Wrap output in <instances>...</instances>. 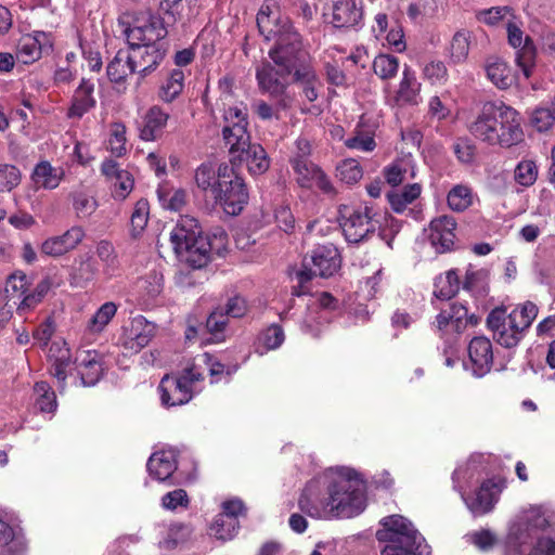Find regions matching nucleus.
I'll list each match as a JSON object with an SVG mask.
<instances>
[{
    "instance_id": "obj_32",
    "label": "nucleus",
    "mask_w": 555,
    "mask_h": 555,
    "mask_svg": "<svg viewBox=\"0 0 555 555\" xmlns=\"http://www.w3.org/2000/svg\"><path fill=\"white\" fill-rule=\"evenodd\" d=\"M436 322L440 331L461 333L467 325V309L461 304L453 302L448 309L441 310Z\"/></svg>"
},
{
    "instance_id": "obj_18",
    "label": "nucleus",
    "mask_w": 555,
    "mask_h": 555,
    "mask_svg": "<svg viewBox=\"0 0 555 555\" xmlns=\"http://www.w3.org/2000/svg\"><path fill=\"white\" fill-rule=\"evenodd\" d=\"M232 167L222 164L217 169L211 164H202L195 171V182L214 201L220 196V190L231 182Z\"/></svg>"
},
{
    "instance_id": "obj_1",
    "label": "nucleus",
    "mask_w": 555,
    "mask_h": 555,
    "mask_svg": "<svg viewBox=\"0 0 555 555\" xmlns=\"http://www.w3.org/2000/svg\"><path fill=\"white\" fill-rule=\"evenodd\" d=\"M299 506L313 518L356 517L366 507L364 483L351 468H328L307 483Z\"/></svg>"
},
{
    "instance_id": "obj_8",
    "label": "nucleus",
    "mask_w": 555,
    "mask_h": 555,
    "mask_svg": "<svg viewBox=\"0 0 555 555\" xmlns=\"http://www.w3.org/2000/svg\"><path fill=\"white\" fill-rule=\"evenodd\" d=\"M555 530V511L545 505H532L522 509L509 525L506 548H519L530 539L548 537Z\"/></svg>"
},
{
    "instance_id": "obj_54",
    "label": "nucleus",
    "mask_w": 555,
    "mask_h": 555,
    "mask_svg": "<svg viewBox=\"0 0 555 555\" xmlns=\"http://www.w3.org/2000/svg\"><path fill=\"white\" fill-rule=\"evenodd\" d=\"M158 201L166 209L179 211L186 203V193L184 190H168L159 188L157 190Z\"/></svg>"
},
{
    "instance_id": "obj_50",
    "label": "nucleus",
    "mask_w": 555,
    "mask_h": 555,
    "mask_svg": "<svg viewBox=\"0 0 555 555\" xmlns=\"http://www.w3.org/2000/svg\"><path fill=\"white\" fill-rule=\"evenodd\" d=\"M373 70L382 80H390L399 70V60L391 54H378L373 61Z\"/></svg>"
},
{
    "instance_id": "obj_26",
    "label": "nucleus",
    "mask_w": 555,
    "mask_h": 555,
    "mask_svg": "<svg viewBox=\"0 0 555 555\" xmlns=\"http://www.w3.org/2000/svg\"><path fill=\"white\" fill-rule=\"evenodd\" d=\"M177 469V452L164 449L154 452L147 461L150 475L158 481L168 480Z\"/></svg>"
},
{
    "instance_id": "obj_2",
    "label": "nucleus",
    "mask_w": 555,
    "mask_h": 555,
    "mask_svg": "<svg viewBox=\"0 0 555 555\" xmlns=\"http://www.w3.org/2000/svg\"><path fill=\"white\" fill-rule=\"evenodd\" d=\"M257 25L267 40H275V46L270 50L269 55L280 67L276 69L270 63H262L258 66L256 70L258 86L262 92L269 93L271 96H279L284 93L286 77L299 59L300 36L288 18L275 16L268 4L262 5L257 14Z\"/></svg>"
},
{
    "instance_id": "obj_17",
    "label": "nucleus",
    "mask_w": 555,
    "mask_h": 555,
    "mask_svg": "<svg viewBox=\"0 0 555 555\" xmlns=\"http://www.w3.org/2000/svg\"><path fill=\"white\" fill-rule=\"evenodd\" d=\"M53 39L51 34L35 30L30 34L23 35L17 43L16 59L23 64H33L43 54L52 51Z\"/></svg>"
},
{
    "instance_id": "obj_53",
    "label": "nucleus",
    "mask_w": 555,
    "mask_h": 555,
    "mask_svg": "<svg viewBox=\"0 0 555 555\" xmlns=\"http://www.w3.org/2000/svg\"><path fill=\"white\" fill-rule=\"evenodd\" d=\"M337 178L346 184H354L363 177V169L358 160L348 158L336 167Z\"/></svg>"
},
{
    "instance_id": "obj_19",
    "label": "nucleus",
    "mask_w": 555,
    "mask_h": 555,
    "mask_svg": "<svg viewBox=\"0 0 555 555\" xmlns=\"http://www.w3.org/2000/svg\"><path fill=\"white\" fill-rule=\"evenodd\" d=\"M292 167L296 173L297 183L301 188H318L326 194L334 192V186L325 172L308 159L292 158Z\"/></svg>"
},
{
    "instance_id": "obj_23",
    "label": "nucleus",
    "mask_w": 555,
    "mask_h": 555,
    "mask_svg": "<svg viewBox=\"0 0 555 555\" xmlns=\"http://www.w3.org/2000/svg\"><path fill=\"white\" fill-rule=\"evenodd\" d=\"M456 222L453 217L440 216L429 224L428 240L437 253L452 249L455 241Z\"/></svg>"
},
{
    "instance_id": "obj_62",
    "label": "nucleus",
    "mask_w": 555,
    "mask_h": 555,
    "mask_svg": "<svg viewBox=\"0 0 555 555\" xmlns=\"http://www.w3.org/2000/svg\"><path fill=\"white\" fill-rule=\"evenodd\" d=\"M469 543L474 544L478 550L486 552L492 548L496 543L495 534L488 530L481 529L466 534Z\"/></svg>"
},
{
    "instance_id": "obj_52",
    "label": "nucleus",
    "mask_w": 555,
    "mask_h": 555,
    "mask_svg": "<svg viewBox=\"0 0 555 555\" xmlns=\"http://www.w3.org/2000/svg\"><path fill=\"white\" fill-rule=\"evenodd\" d=\"M150 216V205L145 198H140L130 217L131 235L139 236L145 229Z\"/></svg>"
},
{
    "instance_id": "obj_55",
    "label": "nucleus",
    "mask_w": 555,
    "mask_h": 555,
    "mask_svg": "<svg viewBox=\"0 0 555 555\" xmlns=\"http://www.w3.org/2000/svg\"><path fill=\"white\" fill-rule=\"evenodd\" d=\"M191 365H197L196 370L203 374L204 371L207 370L212 384L218 383L220 380V376L224 373V365L219 361H216L214 357L207 352L196 357Z\"/></svg>"
},
{
    "instance_id": "obj_12",
    "label": "nucleus",
    "mask_w": 555,
    "mask_h": 555,
    "mask_svg": "<svg viewBox=\"0 0 555 555\" xmlns=\"http://www.w3.org/2000/svg\"><path fill=\"white\" fill-rule=\"evenodd\" d=\"M487 324L493 332L495 340L505 348L517 346L526 331L520 327L515 315L507 314L504 308L493 309L488 315Z\"/></svg>"
},
{
    "instance_id": "obj_20",
    "label": "nucleus",
    "mask_w": 555,
    "mask_h": 555,
    "mask_svg": "<svg viewBox=\"0 0 555 555\" xmlns=\"http://www.w3.org/2000/svg\"><path fill=\"white\" fill-rule=\"evenodd\" d=\"M101 172L109 183L112 196L116 201H125L134 188L133 176L122 169L115 160L105 159Z\"/></svg>"
},
{
    "instance_id": "obj_3",
    "label": "nucleus",
    "mask_w": 555,
    "mask_h": 555,
    "mask_svg": "<svg viewBox=\"0 0 555 555\" xmlns=\"http://www.w3.org/2000/svg\"><path fill=\"white\" fill-rule=\"evenodd\" d=\"M520 114L502 101L486 102L468 124L469 133L488 145L512 147L524 141Z\"/></svg>"
},
{
    "instance_id": "obj_35",
    "label": "nucleus",
    "mask_w": 555,
    "mask_h": 555,
    "mask_svg": "<svg viewBox=\"0 0 555 555\" xmlns=\"http://www.w3.org/2000/svg\"><path fill=\"white\" fill-rule=\"evenodd\" d=\"M162 8L172 22L185 24L197 14V0H163Z\"/></svg>"
},
{
    "instance_id": "obj_21",
    "label": "nucleus",
    "mask_w": 555,
    "mask_h": 555,
    "mask_svg": "<svg viewBox=\"0 0 555 555\" xmlns=\"http://www.w3.org/2000/svg\"><path fill=\"white\" fill-rule=\"evenodd\" d=\"M220 196L215 202L219 204L225 214L237 216L248 202V193L242 178L232 169L231 182L220 190Z\"/></svg>"
},
{
    "instance_id": "obj_47",
    "label": "nucleus",
    "mask_w": 555,
    "mask_h": 555,
    "mask_svg": "<svg viewBox=\"0 0 555 555\" xmlns=\"http://www.w3.org/2000/svg\"><path fill=\"white\" fill-rule=\"evenodd\" d=\"M35 403L43 413H53L56 410V396L47 382H38L34 386Z\"/></svg>"
},
{
    "instance_id": "obj_43",
    "label": "nucleus",
    "mask_w": 555,
    "mask_h": 555,
    "mask_svg": "<svg viewBox=\"0 0 555 555\" xmlns=\"http://www.w3.org/2000/svg\"><path fill=\"white\" fill-rule=\"evenodd\" d=\"M0 555H24V543L15 538L13 528L0 518Z\"/></svg>"
},
{
    "instance_id": "obj_38",
    "label": "nucleus",
    "mask_w": 555,
    "mask_h": 555,
    "mask_svg": "<svg viewBox=\"0 0 555 555\" xmlns=\"http://www.w3.org/2000/svg\"><path fill=\"white\" fill-rule=\"evenodd\" d=\"M487 77L500 89H507L515 80L507 64L500 59H490L486 65Z\"/></svg>"
},
{
    "instance_id": "obj_60",
    "label": "nucleus",
    "mask_w": 555,
    "mask_h": 555,
    "mask_svg": "<svg viewBox=\"0 0 555 555\" xmlns=\"http://www.w3.org/2000/svg\"><path fill=\"white\" fill-rule=\"evenodd\" d=\"M126 143V127L122 124H114L108 140L111 153L117 157L122 156L127 151Z\"/></svg>"
},
{
    "instance_id": "obj_46",
    "label": "nucleus",
    "mask_w": 555,
    "mask_h": 555,
    "mask_svg": "<svg viewBox=\"0 0 555 555\" xmlns=\"http://www.w3.org/2000/svg\"><path fill=\"white\" fill-rule=\"evenodd\" d=\"M448 206L453 211H464L473 204V191L466 184H456L448 193Z\"/></svg>"
},
{
    "instance_id": "obj_6",
    "label": "nucleus",
    "mask_w": 555,
    "mask_h": 555,
    "mask_svg": "<svg viewBox=\"0 0 555 555\" xmlns=\"http://www.w3.org/2000/svg\"><path fill=\"white\" fill-rule=\"evenodd\" d=\"M50 373L56 378L60 391L65 388L66 379L76 372L78 385L94 386L103 375V356L95 350H78L75 360L65 341H54L49 349Z\"/></svg>"
},
{
    "instance_id": "obj_9",
    "label": "nucleus",
    "mask_w": 555,
    "mask_h": 555,
    "mask_svg": "<svg viewBox=\"0 0 555 555\" xmlns=\"http://www.w3.org/2000/svg\"><path fill=\"white\" fill-rule=\"evenodd\" d=\"M197 365H188L179 375H165L158 386L162 404L177 406L188 403L196 390V384L203 380Z\"/></svg>"
},
{
    "instance_id": "obj_45",
    "label": "nucleus",
    "mask_w": 555,
    "mask_h": 555,
    "mask_svg": "<svg viewBox=\"0 0 555 555\" xmlns=\"http://www.w3.org/2000/svg\"><path fill=\"white\" fill-rule=\"evenodd\" d=\"M295 79L301 83L305 96L310 102L315 101L321 82L318 79L314 69L310 66H302L295 70Z\"/></svg>"
},
{
    "instance_id": "obj_40",
    "label": "nucleus",
    "mask_w": 555,
    "mask_h": 555,
    "mask_svg": "<svg viewBox=\"0 0 555 555\" xmlns=\"http://www.w3.org/2000/svg\"><path fill=\"white\" fill-rule=\"evenodd\" d=\"M107 76L113 82L122 81L128 75L134 73L129 51L119 50L107 65Z\"/></svg>"
},
{
    "instance_id": "obj_29",
    "label": "nucleus",
    "mask_w": 555,
    "mask_h": 555,
    "mask_svg": "<svg viewBox=\"0 0 555 555\" xmlns=\"http://www.w3.org/2000/svg\"><path fill=\"white\" fill-rule=\"evenodd\" d=\"M169 117V113L160 106H151L144 115L143 125L140 129V138L144 141H155L160 138Z\"/></svg>"
},
{
    "instance_id": "obj_34",
    "label": "nucleus",
    "mask_w": 555,
    "mask_h": 555,
    "mask_svg": "<svg viewBox=\"0 0 555 555\" xmlns=\"http://www.w3.org/2000/svg\"><path fill=\"white\" fill-rule=\"evenodd\" d=\"M63 176L61 168L53 167L49 162L43 160L35 166L30 178L37 189L53 190L60 185Z\"/></svg>"
},
{
    "instance_id": "obj_15",
    "label": "nucleus",
    "mask_w": 555,
    "mask_h": 555,
    "mask_svg": "<svg viewBox=\"0 0 555 555\" xmlns=\"http://www.w3.org/2000/svg\"><path fill=\"white\" fill-rule=\"evenodd\" d=\"M502 488L503 486L500 480L488 479L473 494H466L464 491H461V496L469 512L475 517H479L494 508Z\"/></svg>"
},
{
    "instance_id": "obj_11",
    "label": "nucleus",
    "mask_w": 555,
    "mask_h": 555,
    "mask_svg": "<svg viewBox=\"0 0 555 555\" xmlns=\"http://www.w3.org/2000/svg\"><path fill=\"white\" fill-rule=\"evenodd\" d=\"M340 227L349 243H359L379 228V220L369 206L341 211Z\"/></svg>"
},
{
    "instance_id": "obj_61",
    "label": "nucleus",
    "mask_w": 555,
    "mask_h": 555,
    "mask_svg": "<svg viewBox=\"0 0 555 555\" xmlns=\"http://www.w3.org/2000/svg\"><path fill=\"white\" fill-rule=\"evenodd\" d=\"M538 177V168L532 160H521L515 168L514 178L522 186L532 185Z\"/></svg>"
},
{
    "instance_id": "obj_36",
    "label": "nucleus",
    "mask_w": 555,
    "mask_h": 555,
    "mask_svg": "<svg viewBox=\"0 0 555 555\" xmlns=\"http://www.w3.org/2000/svg\"><path fill=\"white\" fill-rule=\"evenodd\" d=\"M118 306L113 301L104 302L86 324V334L96 336L104 332L106 326L116 315Z\"/></svg>"
},
{
    "instance_id": "obj_22",
    "label": "nucleus",
    "mask_w": 555,
    "mask_h": 555,
    "mask_svg": "<svg viewBox=\"0 0 555 555\" xmlns=\"http://www.w3.org/2000/svg\"><path fill=\"white\" fill-rule=\"evenodd\" d=\"M168 43L147 47H130L131 64L141 77L151 74L164 60Z\"/></svg>"
},
{
    "instance_id": "obj_24",
    "label": "nucleus",
    "mask_w": 555,
    "mask_h": 555,
    "mask_svg": "<svg viewBox=\"0 0 555 555\" xmlns=\"http://www.w3.org/2000/svg\"><path fill=\"white\" fill-rule=\"evenodd\" d=\"M85 235V230L81 227H72L62 235L47 238L41 244L40 250L46 256L60 257L75 249L82 242Z\"/></svg>"
},
{
    "instance_id": "obj_57",
    "label": "nucleus",
    "mask_w": 555,
    "mask_h": 555,
    "mask_svg": "<svg viewBox=\"0 0 555 555\" xmlns=\"http://www.w3.org/2000/svg\"><path fill=\"white\" fill-rule=\"evenodd\" d=\"M469 52V36L466 31H457L450 44V57L454 63L464 62Z\"/></svg>"
},
{
    "instance_id": "obj_39",
    "label": "nucleus",
    "mask_w": 555,
    "mask_h": 555,
    "mask_svg": "<svg viewBox=\"0 0 555 555\" xmlns=\"http://www.w3.org/2000/svg\"><path fill=\"white\" fill-rule=\"evenodd\" d=\"M421 192L422 186L420 183H411L401 190L390 192L387 197L391 208L400 214L421 195Z\"/></svg>"
},
{
    "instance_id": "obj_64",
    "label": "nucleus",
    "mask_w": 555,
    "mask_h": 555,
    "mask_svg": "<svg viewBox=\"0 0 555 555\" xmlns=\"http://www.w3.org/2000/svg\"><path fill=\"white\" fill-rule=\"evenodd\" d=\"M509 314L515 315V320H518L520 327L528 330L538 315V307L531 301H526L515 308Z\"/></svg>"
},
{
    "instance_id": "obj_25",
    "label": "nucleus",
    "mask_w": 555,
    "mask_h": 555,
    "mask_svg": "<svg viewBox=\"0 0 555 555\" xmlns=\"http://www.w3.org/2000/svg\"><path fill=\"white\" fill-rule=\"evenodd\" d=\"M470 370L474 376L482 377L490 372L493 363L491 341L486 337H475L468 346Z\"/></svg>"
},
{
    "instance_id": "obj_56",
    "label": "nucleus",
    "mask_w": 555,
    "mask_h": 555,
    "mask_svg": "<svg viewBox=\"0 0 555 555\" xmlns=\"http://www.w3.org/2000/svg\"><path fill=\"white\" fill-rule=\"evenodd\" d=\"M423 78L434 86H442L448 80V69L442 61H429L422 69Z\"/></svg>"
},
{
    "instance_id": "obj_5",
    "label": "nucleus",
    "mask_w": 555,
    "mask_h": 555,
    "mask_svg": "<svg viewBox=\"0 0 555 555\" xmlns=\"http://www.w3.org/2000/svg\"><path fill=\"white\" fill-rule=\"evenodd\" d=\"M223 119V139L233 157L245 162L250 175L264 173L270 167V159L260 144L250 143L246 107L230 106L224 111Z\"/></svg>"
},
{
    "instance_id": "obj_49",
    "label": "nucleus",
    "mask_w": 555,
    "mask_h": 555,
    "mask_svg": "<svg viewBox=\"0 0 555 555\" xmlns=\"http://www.w3.org/2000/svg\"><path fill=\"white\" fill-rule=\"evenodd\" d=\"M482 475L480 466L475 460H469L464 465L459 466L452 476L453 485L456 490L462 491L461 482L470 485L474 480H478Z\"/></svg>"
},
{
    "instance_id": "obj_28",
    "label": "nucleus",
    "mask_w": 555,
    "mask_h": 555,
    "mask_svg": "<svg viewBox=\"0 0 555 555\" xmlns=\"http://www.w3.org/2000/svg\"><path fill=\"white\" fill-rule=\"evenodd\" d=\"M421 82H418L414 70L404 65L402 76L395 91L392 101L396 105L411 104L415 105L420 101Z\"/></svg>"
},
{
    "instance_id": "obj_16",
    "label": "nucleus",
    "mask_w": 555,
    "mask_h": 555,
    "mask_svg": "<svg viewBox=\"0 0 555 555\" xmlns=\"http://www.w3.org/2000/svg\"><path fill=\"white\" fill-rule=\"evenodd\" d=\"M508 43L516 49V64L522 72L525 78L532 75L535 64V47L529 36H525L524 31L512 20L507 23Z\"/></svg>"
},
{
    "instance_id": "obj_10",
    "label": "nucleus",
    "mask_w": 555,
    "mask_h": 555,
    "mask_svg": "<svg viewBox=\"0 0 555 555\" xmlns=\"http://www.w3.org/2000/svg\"><path fill=\"white\" fill-rule=\"evenodd\" d=\"M340 268L338 249L332 245L315 247L311 255L305 257L302 270L297 273L300 283L309 281L312 276L330 278Z\"/></svg>"
},
{
    "instance_id": "obj_44",
    "label": "nucleus",
    "mask_w": 555,
    "mask_h": 555,
    "mask_svg": "<svg viewBox=\"0 0 555 555\" xmlns=\"http://www.w3.org/2000/svg\"><path fill=\"white\" fill-rule=\"evenodd\" d=\"M460 289V280L456 270H449L444 275H440L435 281L434 294L437 298L449 300L455 296Z\"/></svg>"
},
{
    "instance_id": "obj_58",
    "label": "nucleus",
    "mask_w": 555,
    "mask_h": 555,
    "mask_svg": "<svg viewBox=\"0 0 555 555\" xmlns=\"http://www.w3.org/2000/svg\"><path fill=\"white\" fill-rule=\"evenodd\" d=\"M22 181L21 170L10 164L0 165V192H11Z\"/></svg>"
},
{
    "instance_id": "obj_7",
    "label": "nucleus",
    "mask_w": 555,
    "mask_h": 555,
    "mask_svg": "<svg viewBox=\"0 0 555 555\" xmlns=\"http://www.w3.org/2000/svg\"><path fill=\"white\" fill-rule=\"evenodd\" d=\"M376 531L383 543L382 555H429L430 547L413 524L401 515H391L380 520Z\"/></svg>"
},
{
    "instance_id": "obj_27",
    "label": "nucleus",
    "mask_w": 555,
    "mask_h": 555,
    "mask_svg": "<svg viewBox=\"0 0 555 555\" xmlns=\"http://www.w3.org/2000/svg\"><path fill=\"white\" fill-rule=\"evenodd\" d=\"M337 308V300L328 293L313 296L308 305L309 313L305 320V330L313 333L312 323L328 322L330 314Z\"/></svg>"
},
{
    "instance_id": "obj_59",
    "label": "nucleus",
    "mask_w": 555,
    "mask_h": 555,
    "mask_svg": "<svg viewBox=\"0 0 555 555\" xmlns=\"http://www.w3.org/2000/svg\"><path fill=\"white\" fill-rule=\"evenodd\" d=\"M29 285L28 276L22 271H16L8 276L5 292L12 297H22L28 292Z\"/></svg>"
},
{
    "instance_id": "obj_63",
    "label": "nucleus",
    "mask_w": 555,
    "mask_h": 555,
    "mask_svg": "<svg viewBox=\"0 0 555 555\" xmlns=\"http://www.w3.org/2000/svg\"><path fill=\"white\" fill-rule=\"evenodd\" d=\"M345 145L351 150L372 152L376 143L370 132L356 131L354 134L345 141Z\"/></svg>"
},
{
    "instance_id": "obj_42",
    "label": "nucleus",
    "mask_w": 555,
    "mask_h": 555,
    "mask_svg": "<svg viewBox=\"0 0 555 555\" xmlns=\"http://www.w3.org/2000/svg\"><path fill=\"white\" fill-rule=\"evenodd\" d=\"M238 528L240 524L235 517L218 514L209 527V535L221 541H228L237 534Z\"/></svg>"
},
{
    "instance_id": "obj_13",
    "label": "nucleus",
    "mask_w": 555,
    "mask_h": 555,
    "mask_svg": "<svg viewBox=\"0 0 555 555\" xmlns=\"http://www.w3.org/2000/svg\"><path fill=\"white\" fill-rule=\"evenodd\" d=\"M155 332L154 323L147 321L143 315H137L122 327L119 343L125 351L138 353L150 344Z\"/></svg>"
},
{
    "instance_id": "obj_4",
    "label": "nucleus",
    "mask_w": 555,
    "mask_h": 555,
    "mask_svg": "<svg viewBox=\"0 0 555 555\" xmlns=\"http://www.w3.org/2000/svg\"><path fill=\"white\" fill-rule=\"evenodd\" d=\"M170 242L180 261L194 269L205 267L212 253L221 255L227 248L224 231L214 233L212 238L203 236L198 222L191 216H181L170 232Z\"/></svg>"
},
{
    "instance_id": "obj_33",
    "label": "nucleus",
    "mask_w": 555,
    "mask_h": 555,
    "mask_svg": "<svg viewBox=\"0 0 555 555\" xmlns=\"http://www.w3.org/2000/svg\"><path fill=\"white\" fill-rule=\"evenodd\" d=\"M415 176V163L410 154L397 158L384 168V177L392 186H397L408 179H414Z\"/></svg>"
},
{
    "instance_id": "obj_30",
    "label": "nucleus",
    "mask_w": 555,
    "mask_h": 555,
    "mask_svg": "<svg viewBox=\"0 0 555 555\" xmlns=\"http://www.w3.org/2000/svg\"><path fill=\"white\" fill-rule=\"evenodd\" d=\"M93 92V81L82 78L74 92L72 106L68 109L67 116L70 118H80L93 108L96 104Z\"/></svg>"
},
{
    "instance_id": "obj_48",
    "label": "nucleus",
    "mask_w": 555,
    "mask_h": 555,
    "mask_svg": "<svg viewBox=\"0 0 555 555\" xmlns=\"http://www.w3.org/2000/svg\"><path fill=\"white\" fill-rule=\"evenodd\" d=\"M73 208L78 218H89L98 208V201L90 193L79 190L70 194Z\"/></svg>"
},
{
    "instance_id": "obj_51",
    "label": "nucleus",
    "mask_w": 555,
    "mask_h": 555,
    "mask_svg": "<svg viewBox=\"0 0 555 555\" xmlns=\"http://www.w3.org/2000/svg\"><path fill=\"white\" fill-rule=\"evenodd\" d=\"M285 339L284 332L279 325H271L259 335L258 352L260 354L279 348Z\"/></svg>"
},
{
    "instance_id": "obj_37",
    "label": "nucleus",
    "mask_w": 555,
    "mask_h": 555,
    "mask_svg": "<svg viewBox=\"0 0 555 555\" xmlns=\"http://www.w3.org/2000/svg\"><path fill=\"white\" fill-rule=\"evenodd\" d=\"M185 74L181 68L172 69L158 90V98L165 103H171L183 91Z\"/></svg>"
},
{
    "instance_id": "obj_41",
    "label": "nucleus",
    "mask_w": 555,
    "mask_h": 555,
    "mask_svg": "<svg viewBox=\"0 0 555 555\" xmlns=\"http://www.w3.org/2000/svg\"><path fill=\"white\" fill-rule=\"evenodd\" d=\"M163 274L157 271H151L137 282V289L145 302L156 299L163 292Z\"/></svg>"
},
{
    "instance_id": "obj_14",
    "label": "nucleus",
    "mask_w": 555,
    "mask_h": 555,
    "mask_svg": "<svg viewBox=\"0 0 555 555\" xmlns=\"http://www.w3.org/2000/svg\"><path fill=\"white\" fill-rule=\"evenodd\" d=\"M168 31L162 17L151 15L142 24H137L126 31L127 41L130 47H147L167 43Z\"/></svg>"
},
{
    "instance_id": "obj_31",
    "label": "nucleus",
    "mask_w": 555,
    "mask_h": 555,
    "mask_svg": "<svg viewBox=\"0 0 555 555\" xmlns=\"http://www.w3.org/2000/svg\"><path fill=\"white\" fill-rule=\"evenodd\" d=\"M362 18V9L356 0H337L333 5L332 23L335 27H356Z\"/></svg>"
}]
</instances>
